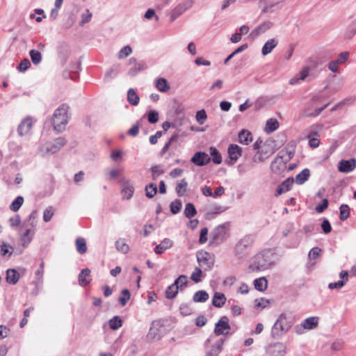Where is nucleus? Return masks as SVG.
I'll list each match as a JSON object with an SVG mask.
<instances>
[{
	"label": "nucleus",
	"instance_id": "nucleus-61",
	"mask_svg": "<svg viewBox=\"0 0 356 356\" xmlns=\"http://www.w3.org/2000/svg\"><path fill=\"white\" fill-rule=\"evenodd\" d=\"M150 170L152 172V179L156 180L159 176L163 174L164 171L160 168V166L155 165L151 167Z\"/></svg>",
	"mask_w": 356,
	"mask_h": 356
},
{
	"label": "nucleus",
	"instance_id": "nucleus-7",
	"mask_svg": "<svg viewBox=\"0 0 356 356\" xmlns=\"http://www.w3.org/2000/svg\"><path fill=\"white\" fill-rule=\"evenodd\" d=\"M286 353L287 347L282 342H275L266 347L267 356H286Z\"/></svg>",
	"mask_w": 356,
	"mask_h": 356
},
{
	"label": "nucleus",
	"instance_id": "nucleus-3",
	"mask_svg": "<svg viewBox=\"0 0 356 356\" xmlns=\"http://www.w3.org/2000/svg\"><path fill=\"white\" fill-rule=\"evenodd\" d=\"M291 327V323L287 321L286 315L281 314L274 323L271 330V336L274 339H277L287 332Z\"/></svg>",
	"mask_w": 356,
	"mask_h": 356
},
{
	"label": "nucleus",
	"instance_id": "nucleus-20",
	"mask_svg": "<svg viewBox=\"0 0 356 356\" xmlns=\"http://www.w3.org/2000/svg\"><path fill=\"white\" fill-rule=\"evenodd\" d=\"M79 283L82 286H87L92 280L90 276V270L89 268H83L78 276Z\"/></svg>",
	"mask_w": 356,
	"mask_h": 356
},
{
	"label": "nucleus",
	"instance_id": "nucleus-32",
	"mask_svg": "<svg viewBox=\"0 0 356 356\" xmlns=\"http://www.w3.org/2000/svg\"><path fill=\"white\" fill-rule=\"evenodd\" d=\"M226 301V298L223 293H216L213 297L212 304L216 307H222Z\"/></svg>",
	"mask_w": 356,
	"mask_h": 356
},
{
	"label": "nucleus",
	"instance_id": "nucleus-58",
	"mask_svg": "<svg viewBox=\"0 0 356 356\" xmlns=\"http://www.w3.org/2000/svg\"><path fill=\"white\" fill-rule=\"evenodd\" d=\"M195 118L197 122L202 125L204 124L206 119L207 118V115L206 111L204 109L200 110L196 113Z\"/></svg>",
	"mask_w": 356,
	"mask_h": 356
},
{
	"label": "nucleus",
	"instance_id": "nucleus-64",
	"mask_svg": "<svg viewBox=\"0 0 356 356\" xmlns=\"http://www.w3.org/2000/svg\"><path fill=\"white\" fill-rule=\"evenodd\" d=\"M31 66V63L28 58L23 59L17 67V70L21 72H24Z\"/></svg>",
	"mask_w": 356,
	"mask_h": 356
},
{
	"label": "nucleus",
	"instance_id": "nucleus-44",
	"mask_svg": "<svg viewBox=\"0 0 356 356\" xmlns=\"http://www.w3.org/2000/svg\"><path fill=\"white\" fill-rule=\"evenodd\" d=\"M24 203V197L22 196H17L10 204L9 208L11 211L17 212Z\"/></svg>",
	"mask_w": 356,
	"mask_h": 356
},
{
	"label": "nucleus",
	"instance_id": "nucleus-17",
	"mask_svg": "<svg viewBox=\"0 0 356 356\" xmlns=\"http://www.w3.org/2000/svg\"><path fill=\"white\" fill-rule=\"evenodd\" d=\"M192 6V2L190 1H184L177 5L171 12L170 18L171 21H175L179 16L182 15L186 10Z\"/></svg>",
	"mask_w": 356,
	"mask_h": 356
},
{
	"label": "nucleus",
	"instance_id": "nucleus-28",
	"mask_svg": "<svg viewBox=\"0 0 356 356\" xmlns=\"http://www.w3.org/2000/svg\"><path fill=\"white\" fill-rule=\"evenodd\" d=\"M272 26V23L270 22H264L259 26H257L251 33L252 35L258 36L261 33L266 32Z\"/></svg>",
	"mask_w": 356,
	"mask_h": 356
},
{
	"label": "nucleus",
	"instance_id": "nucleus-51",
	"mask_svg": "<svg viewBox=\"0 0 356 356\" xmlns=\"http://www.w3.org/2000/svg\"><path fill=\"white\" fill-rule=\"evenodd\" d=\"M175 284L179 286L181 291L184 288L186 287L188 284V277L184 275H179L174 282Z\"/></svg>",
	"mask_w": 356,
	"mask_h": 356
},
{
	"label": "nucleus",
	"instance_id": "nucleus-27",
	"mask_svg": "<svg viewBox=\"0 0 356 356\" xmlns=\"http://www.w3.org/2000/svg\"><path fill=\"white\" fill-rule=\"evenodd\" d=\"M238 140L243 145H248L252 140V135L249 131L243 129L238 134Z\"/></svg>",
	"mask_w": 356,
	"mask_h": 356
},
{
	"label": "nucleus",
	"instance_id": "nucleus-57",
	"mask_svg": "<svg viewBox=\"0 0 356 356\" xmlns=\"http://www.w3.org/2000/svg\"><path fill=\"white\" fill-rule=\"evenodd\" d=\"M170 211L173 214L178 213L181 208V202L179 200H176L171 202L170 205Z\"/></svg>",
	"mask_w": 356,
	"mask_h": 356
},
{
	"label": "nucleus",
	"instance_id": "nucleus-24",
	"mask_svg": "<svg viewBox=\"0 0 356 356\" xmlns=\"http://www.w3.org/2000/svg\"><path fill=\"white\" fill-rule=\"evenodd\" d=\"M280 1L273 2L270 0H265L261 10L263 13H273L280 8Z\"/></svg>",
	"mask_w": 356,
	"mask_h": 356
},
{
	"label": "nucleus",
	"instance_id": "nucleus-31",
	"mask_svg": "<svg viewBox=\"0 0 356 356\" xmlns=\"http://www.w3.org/2000/svg\"><path fill=\"white\" fill-rule=\"evenodd\" d=\"M25 232L21 236V241L24 246H26L31 243L34 234V231L29 227L24 228Z\"/></svg>",
	"mask_w": 356,
	"mask_h": 356
},
{
	"label": "nucleus",
	"instance_id": "nucleus-39",
	"mask_svg": "<svg viewBox=\"0 0 356 356\" xmlns=\"http://www.w3.org/2000/svg\"><path fill=\"white\" fill-rule=\"evenodd\" d=\"M209 153L211 155V161L216 163L220 164L222 163V156L219 151L215 147H211L209 148Z\"/></svg>",
	"mask_w": 356,
	"mask_h": 356
},
{
	"label": "nucleus",
	"instance_id": "nucleus-40",
	"mask_svg": "<svg viewBox=\"0 0 356 356\" xmlns=\"http://www.w3.org/2000/svg\"><path fill=\"white\" fill-rule=\"evenodd\" d=\"M279 127V123L276 119L270 118L267 120L265 131L268 134L272 133Z\"/></svg>",
	"mask_w": 356,
	"mask_h": 356
},
{
	"label": "nucleus",
	"instance_id": "nucleus-60",
	"mask_svg": "<svg viewBox=\"0 0 356 356\" xmlns=\"http://www.w3.org/2000/svg\"><path fill=\"white\" fill-rule=\"evenodd\" d=\"M92 17V13L88 9H86L84 13L81 14V20L79 22L80 26H83L85 24L89 22Z\"/></svg>",
	"mask_w": 356,
	"mask_h": 356
},
{
	"label": "nucleus",
	"instance_id": "nucleus-53",
	"mask_svg": "<svg viewBox=\"0 0 356 356\" xmlns=\"http://www.w3.org/2000/svg\"><path fill=\"white\" fill-rule=\"evenodd\" d=\"M10 250H13L12 246L8 245L6 243H0V254L2 256H6L8 254V256H10L12 254V251Z\"/></svg>",
	"mask_w": 356,
	"mask_h": 356
},
{
	"label": "nucleus",
	"instance_id": "nucleus-29",
	"mask_svg": "<svg viewBox=\"0 0 356 356\" xmlns=\"http://www.w3.org/2000/svg\"><path fill=\"white\" fill-rule=\"evenodd\" d=\"M254 288L259 291H264L268 287V281L265 277H261L254 280Z\"/></svg>",
	"mask_w": 356,
	"mask_h": 356
},
{
	"label": "nucleus",
	"instance_id": "nucleus-4",
	"mask_svg": "<svg viewBox=\"0 0 356 356\" xmlns=\"http://www.w3.org/2000/svg\"><path fill=\"white\" fill-rule=\"evenodd\" d=\"M253 239L250 236H245L241 238L235 246V256L238 259H244L250 254V247Z\"/></svg>",
	"mask_w": 356,
	"mask_h": 356
},
{
	"label": "nucleus",
	"instance_id": "nucleus-2",
	"mask_svg": "<svg viewBox=\"0 0 356 356\" xmlns=\"http://www.w3.org/2000/svg\"><path fill=\"white\" fill-rule=\"evenodd\" d=\"M69 110V106L63 104L54 113L52 123L54 130L58 133L63 132L65 129L66 124L70 120Z\"/></svg>",
	"mask_w": 356,
	"mask_h": 356
},
{
	"label": "nucleus",
	"instance_id": "nucleus-54",
	"mask_svg": "<svg viewBox=\"0 0 356 356\" xmlns=\"http://www.w3.org/2000/svg\"><path fill=\"white\" fill-rule=\"evenodd\" d=\"M187 187V183L184 179H182L180 183L177 184L176 191L178 196L181 197L184 195Z\"/></svg>",
	"mask_w": 356,
	"mask_h": 356
},
{
	"label": "nucleus",
	"instance_id": "nucleus-50",
	"mask_svg": "<svg viewBox=\"0 0 356 356\" xmlns=\"http://www.w3.org/2000/svg\"><path fill=\"white\" fill-rule=\"evenodd\" d=\"M121 294L122 296L119 298L118 301L122 306H124L130 299V291L128 289H124L121 291Z\"/></svg>",
	"mask_w": 356,
	"mask_h": 356
},
{
	"label": "nucleus",
	"instance_id": "nucleus-19",
	"mask_svg": "<svg viewBox=\"0 0 356 356\" xmlns=\"http://www.w3.org/2000/svg\"><path fill=\"white\" fill-rule=\"evenodd\" d=\"M224 339L217 340L215 343L211 346L209 351L207 352L205 356H218L222 350V346L225 343Z\"/></svg>",
	"mask_w": 356,
	"mask_h": 356
},
{
	"label": "nucleus",
	"instance_id": "nucleus-46",
	"mask_svg": "<svg viewBox=\"0 0 356 356\" xmlns=\"http://www.w3.org/2000/svg\"><path fill=\"white\" fill-rule=\"evenodd\" d=\"M29 55L31 59L32 63L34 65H38L42 61V54L41 53L35 49H32L29 52Z\"/></svg>",
	"mask_w": 356,
	"mask_h": 356
},
{
	"label": "nucleus",
	"instance_id": "nucleus-42",
	"mask_svg": "<svg viewBox=\"0 0 356 356\" xmlns=\"http://www.w3.org/2000/svg\"><path fill=\"white\" fill-rule=\"evenodd\" d=\"M145 191V195L148 198L151 199L155 196V195L156 194V193L158 191V189H157V186L155 184L150 183V184L146 185Z\"/></svg>",
	"mask_w": 356,
	"mask_h": 356
},
{
	"label": "nucleus",
	"instance_id": "nucleus-37",
	"mask_svg": "<svg viewBox=\"0 0 356 356\" xmlns=\"http://www.w3.org/2000/svg\"><path fill=\"white\" fill-rule=\"evenodd\" d=\"M76 251L80 254H83L87 252V245L85 238L79 237L75 241Z\"/></svg>",
	"mask_w": 356,
	"mask_h": 356
},
{
	"label": "nucleus",
	"instance_id": "nucleus-52",
	"mask_svg": "<svg viewBox=\"0 0 356 356\" xmlns=\"http://www.w3.org/2000/svg\"><path fill=\"white\" fill-rule=\"evenodd\" d=\"M328 105L329 103L325 104L323 106L315 109L314 111L313 112H308L307 108H306L305 110V115L306 117H316L319 115L321 113V112L328 106Z\"/></svg>",
	"mask_w": 356,
	"mask_h": 356
},
{
	"label": "nucleus",
	"instance_id": "nucleus-35",
	"mask_svg": "<svg viewBox=\"0 0 356 356\" xmlns=\"http://www.w3.org/2000/svg\"><path fill=\"white\" fill-rule=\"evenodd\" d=\"M309 176H310L309 170L307 168H305L296 175V182L300 185L303 184L309 179Z\"/></svg>",
	"mask_w": 356,
	"mask_h": 356
},
{
	"label": "nucleus",
	"instance_id": "nucleus-10",
	"mask_svg": "<svg viewBox=\"0 0 356 356\" xmlns=\"http://www.w3.org/2000/svg\"><path fill=\"white\" fill-rule=\"evenodd\" d=\"M230 328L228 318L224 316L216 323L213 332L217 336L227 335L229 334Z\"/></svg>",
	"mask_w": 356,
	"mask_h": 356
},
{
	"label": "nucleus",
	"instance_id": "nucleus-48",
	"mask_svg": "<svg viewBox=\"0 0 356 356\" xmlns=\"http://www.w3.org/2000/svg\"><path fill=\"white\" fill-rule=\"evenodd\" d=\"M122 325V321L118 316H115L109 321V326L112 330H118Z\"/></svg>",
	"mask_w": 356,
	"mask_h": 356
},
{
	"label": "nucleus",
	"instance_id": "nucleus-38",
	"mask_svg": "<svg viewBox=\"0 0 356 356\" xmlns=\"http://www.w3.org/2000/svg\"><path fill=\"white\" fill-rule=\"evenodd\" d=\"M127 100L133 106H136L139 103V96L133 88L129 89L127 92Z\"/></svg>",
	"mask_w": 356,
	"mask_h": 356
},
{
	"label": "nucleus",
	"instance_id": "nucleus-13",
	"mask_svg": "<svg viewBox=\"0 0 356 356\" xmlns=\"http://www.w3.org/2000/svg\"><path fill=\"white\" fill-rule=\"evenodd\" d=\"M229 160L226 163L229 165H232L238 159L242 154V149L236 144H232L229 146L227 150Z\"/></svg>",
	"mask_w": 356,
	"mask_h": 356
},
{
	"label": "nucleus",
	"instance_id": "nucleus-23",
	"mask_svg": "<svg viewBox=\"0 0 356 356\" xmlns=\"http://www.w3.org/2000/svg\"><path fill=\"white\" fill-rule=\"evenodd\" d=\"M173 242L170 238H165L154 248V252L157 254H162L165 250L170 248Z\"/></svg>",
	"mask_w": 356,
	"mask_h": 356
},
{
	"label": "nucleus",
	"instance_id": "nucleus-22",
	"mask_svg": "<svg viewBox=\"0 0 356 356\" xmlns=\"http://www.w3.org/2000/svg\"><path fill=\"white\" fill-rule=\"evenodd\" d=\"M293 184V180L288 178L284 180L280 185H279L276 189L275 195L278 196L285 192L289 191Z\"/></svg>",
	"mask_w": 356,
	"mask_h": 356
},
{
	"label": "nucleus",
	"instance_id": "nucleus-63",
	"mask_svg": "<svg viewBox=\"0 0 356 356\" xmlns=\"http://www.w3.org/2000/svg\"><path fill=\"white\" fill-rule=\"evenodd\" d=\"M118 73V67H113L110 68L105 74L104 79L108 81L117 76Z\"/></svg>",
	"mask_w": 356,
	"mask_h": 356
},
{
	"label": "nucleus",
	"instance_id": "nucleus-30",
	"mask_svg": "<svg viewBox=\"0 0 356 356\" xmlns=\"http://www.w3.org/2000/svg\"><path fill=\"white\" fill-rule=\"evenodd\" d=\"M36 218H37V212H36V211H33L30 213L27 220L23 223L22 227L24 228L29 227L31 229H33V228H34L36 226V222H37Z\"/></svg>",
	"mask_w": 356,
	"mask_h": 356
},
{
	"label": "nucleus",
	"instance_id": "nucleus-41",
	"mask_svg": "<svg viewBox=\"0 0 356 356\" xmlns=\"http://www.w3.org/2000/svg\"><path fill=\"white\" fill-rule=\"evenodd\" d=\"M356 34V18L351 22L345 32V38L350 40Z\"/></svg>",
	"mask_w": 356,
	"mask_h": 356
},
{
	"label": "nucleus",
	"instance_id": "nucleus-56",
	"mask_svg": "<svg viewBox=\"0 0 356 356\" xmlns=\"http://www.w3.org/2000/svg\"><path fill=\"white\" fill-rule=\"evenodd\" d=\"M159 113L156 110H150L147 113V120L150 124H155L159 121Z\"/></svg>",
	"mask_w": 356,
	"mask_h": 356
},
{
	"label": "nucleus",
	"instance_id": "nucleus-45",
	"mask_svg": "<svg viewBox=\"0 0 356 356\" xmlns=\"http://www.w3.org/2000/svg\"><path fill=\"white\" fill-rule=\"evenodd\" d=\"M184 213L187 218H192L197 214V211L193 204L187 203Z\"/></svg>",
	"mask_w": 356,
	"mask_h": 356
},
{
	"label": "nucleus",
	"instance_id": "nucleus-25",
	"mask_svg": "<svg viewBox=\"0 0 356 356\" xmlns=\"http://www.w3.org/2000/svg\"><path fill=\"white\" fill-rule=\"evenodd\" d=\"M278 44L277 40L275 38L268 40L263 46L261 53L264 56L269 54Z\"/></svg>",
	"mask_w": 356,
	"mask_h": 356
},
{
	"label": "nucleus",
	"instance_id": "nucleus-18",
	"mask_svg": "<svg viewBox=\"0 0 356 356\" xmlns=\"http://www.w3.org/2000/svg\"><path fill=\"white\" fill-rule=\"evenodd\" d=\"M33 122L31 118H24L19 124L17 128L18 134L20 136L26 135L32 128Z\"/></svg>",
	"mask_w": 356,
	"mask_h": 356
},
{
	"label": "nucleus",
	"instance_id": "nucleus-21",
	"mask_svg": "<svg viewBox=\"0 0 356 356\" xmlns=\"http://www.w3.org/2000/svg\"><path fill=\"white\" fill-rule=\"evenodd\" d=\"M19 277V273L15 269L9 268L6 270V280L8 284L13 285L16 284L18 282Z\"/></svg>",
	"mask_w": 356,
	"mask_h": 356
},
{
	"label": "nucleus",
	"instance_id": "nucleus-33",
	"mask_svg": "<svg viewBox=\"0 0 356 356\" xmlns=\"http://www.w3.org/2000/svg\"><path fill=\"white\" fill-rule=\"evenodd\" d=\"M155 85L156 88L162 92H165L170 89V85L165 78H158Z\"/></svg>",
	"mask_w": 356,
	"mask_h": 356
},
{
	"label": "nucleus",
	"instance_id": "nucleus-12",
	"mask_svg": "<svg viewBox=\"0 0 356 356\" xmlns=\"http://www.w3.org/2000/svg\"><path fill=\"white\" fill-rule=\"evenodd\" d=\"M120 183L122 186L121 193L123 198L126 200L131 199L135 191L131 181L127 178H122L120 179Z\"/></svg>",
	"mask_w": 356,
	"mask_h": 356
},
{
	"label": "nucleus",
	"instance_id": "nucleus-62",
	"mask_svg": "<svg viewBox=\"0 0 356 356\" xmlns=\"http://www.w3.org/2000/svg\"><path fill=\"white\" fill-rule=\"evenodd\" d=\"M349 56L350 53L348 51L341 52L335 60L339 65L343 64L348 60Z\"/></svg>",
	"mask_w": 356,
	"mask_h": 356
},
{
	"label": "nucleus",
	"instance_id": "nucleus-6",
	"mask_svg": "<svg viewBox=\"0 0 356 356\" xmlns=\"http://www.w3.org/2000/svg\"><path fill=\"white\" fill-rule=\"evenodd\" d=\"M196 257L200 266L204 270H211L215 263L213 254L207 251L201 250L197 252Z\"/></svg>",
	"mask_w": 356,
	"mask_h": 356
},
{
	"label": "nucleus",
	"instance_id": "nucleus-36",
	"mask_svg": "<svg viewBox=\"0 0 356 356\" xmlns=\"http://www.w3.org/2000/svg\"><path fill=\"white\" fill-rule=\"evenodd\" d=\"M179 286L175 284L174 282L171 285H170L166 291H165V297L168 299H173L175 298L178 292H179Z\"/></svg>",
	"mask_w": 356,
	"mask_h": 356
},
{
	"label": "nucleus",
	"instance_id": "nucleus-26",
	"mask_svg": "<svg viewBox=\"0 0 356 356\" xmlns=\"http://www.w3.org/2000/svg\"><path fill=\"white\" fill-rule=\"evenodd\" d=\"M44 268V263L42 261L40 264L39 268L35 273V280L33 281V283L36 286H41L42 284Z\"/></svg>",
	"mask_w": 356,
	"mask_h": 356
},
{
	"label": "nucleus",
	"instance_id": "nucleus-43",
	"mask_svg": "<svg viewBox=\"0 0 356 356\" xmlns=\"http://www.w3.org/2000/svg\"><path fill=\"white\" fill-rule=\"evenodd\" d=\"M225 211V208H223L222 206L216 205L213 207V209L211 211H208L205 214V218L207 220H211L214 218L215 215L220 214Z\"/></svg>",
	"mask_w": 356,
	"mask_h": 356
},
{
	"label": "nucleus",
	"instance_id": "nucleus-14",
	"mask_svg": "<svg viewBox=\"0 0 356 356\" xmlns=\"http://www.w3.org/2000/svg\"><path fill=\"white\" fill-rule=\"evenodd\" d=\"M129 65L131 67L129 70L128 74L131 76H136L147 67L145 62L138 61L135 58H131L129 60Z\"/></svg>",
	"mask_w": 356,
	"mask_h": 356
},
{
	"label": "nucleus",
	"instance_id": "nucleus-47",
	"mask_svg": "<svg viewBox=\"0 0 356 356\" xmlns=\"http://www.w3.org/2000/svg\"><path fill=\"white\" fill-rule=\"evenodd\" d=\"M340 213L339 218L341 220L344 221L348 219L350 216V207L348 204H341L339 208Z\"/></svg>",
	"mask_w": 356,
	"mask_h": 356
},
{
	"label": "nucleus",
	"instance_id": "nucleus-49",
	"mask_svg": "<svg viewBox=\"0 0 356 356\" xmlns=\"http://www.w3.org/2000/svg\"><path fill=\"white\" fill-rule=\"evenodd\" d=\"M115 247L117 250L124 254H126L129 250V246L124 242V239H119L115 242Z\"/></svg>",
	"mask_w": 356,
	"mask_h": 356
},
{
	"label": "nucleus",
	"instance_id": "nucleus-34",
	"mask_svg": "<svg viewBox=\"0 0 356 356\" xmlns=\"http://www.w3.org/2000/svg\"><path fill=\"white\" fill-rule=\"evenodd\" d=\"M209 298V293L206 291L200 290L195 293L193 300L195 302H204Z\"/></svg>",
	"mask_w": 356,
	"mask_h": 356
},
{
	"label": "nucleus",
	"instance_id": "nucleus-16",
	"mask_svg": "<svg viewBox=\"0 0 356 356\" xmlns=\"http://www.w3.org/2000/svg\"><path fill=\"white\" fill-rule=\"evenodd\" d=\"M356 168V159L352 158L348 160H341L338 163V170L341 172L348 173Z\"/></svg>",
	"mask_w": 356,
	"mask_h": 356
},
{
	"label": "nucleus",
	"instance_id": "nucleus-8",
	"mask_svg": "<svg viewBox=\"0 0 356 356\" xmlns=\"http://www.w3.org/2000/svg\"><path fill=\"white\" fill-rule=\"evenodd\" d=\"M286 156V152H280L274 161L271 163L270 168L274 173L280 175L285 170L287 163V161L284 159Z\"/></svg>",
	"mask_w": 356,
	"mask_h": 356
},
{
	"label": "nucleus",
	"instance_id": "nucleus-55",
	"mask_svg": "<svg viewBox=\"0 0 356 356\" xmlns=\"http://www.w3.org/2000/svg\"><path fill=\"white\" fill-rule=\"evenodd\" d=\"M132 53V49L130 46L127 45L122 47L118 53V58L119 59H123Z\"/></svg>",
	"mask_w": 356,
	"mask_h": 356
},
{
	"label": "nucleus",
	"instance_id": "nucleus-11",
	"mask_svg": "<svg viewBox=\"0 0 356 356\" xmlns=\"http://www.w3.org/2000/svg\"><path fill=\"white\" fill-rule=\"evenodd\" d=\"M66 143L67 141L64 138L59 137L52 142L47 143L44 145V148H45L46 152L53 154L58 152L66 144Z\"/></svg>",
	"mask_w": 356,
	"mask_h": 356
},
{
	"label": "nucleus",
	"instance_id": "nucleus-9",
	"mask_svg": "<svg viewBox=\"0 0 356 356\" xmlns=\"http://www.w3.org/2000/svg\"><path fill=\"white\" fill-rule=\"evenodd\" d=\"M318 317L311 316L307 318L303 321V322L300 325H298L296 326V332L298 334H300L302 333L303 330H313L318 326Z\"/></svg>",
	"mask_w": 356,
	"mask_h": 356
},
{
	"label": "nucleus",
	"instance_id": "nucleus-1",
	"mask_svg": "<svg viewBox=\"0 0 356 356\" xmlns=\"http://www.w3.org/2000/svg\"><path fill=\"white\" fill-rule=\"evenodd\" d=\"M273 259L274 254L272 251L270 249H265L252 257L248 270L254 273L269 269L275 264Z\"/></svg>",
	"mask_w": 356,
	"mask_h": 356
},
{
	"label": "nucleus",
	"instance_id": "nucleus-5",
	"mask_svg": "<svg viewBox=\"0 0 356 356\" xmlns=\"http://www.w3.org/2000/svg\"><path fill=\"white\" fill-rule=\"evenodd\" d=\"M227 224L224 223L215 227L210 234V244L218 245L225 241L228 236Z\"/></svg>",
	"mask_w": 356,
	"mask_h": 356
},
{
	"label": "nucleus",
	"instance_id": "nucleus-59",
	"mask_svg": "<svg viewBox=\"0 0 356 356\" xmlns=\"http://www.w3.org/2000/svg\"><path fill=\"white\" fill-rule=\"evenodd\" d=\"M202 274V271L200 268L195 267L194 271L192 273L191 275V279L195 283H198L201 281V275Z\"/></svg>",
	"mask_w": 356,
	"mask_h": 356
},
{
	"label": "nucleus",
	"instance_id": "nucleus-15",
	"mask_svg": "<svg viewBox=\"0 0 356 356\" xmlns=\"http://www.w3.org/2000/svg\"><path fill=\"white\" fill-rule=\"evenodd\" d=\"M191 161L197 166H204L211 161V157L204 152H197L191 159Z\"/></svg>",
	"mask_w": 356,
	"mask_h": 356
}]
</instances>
